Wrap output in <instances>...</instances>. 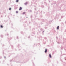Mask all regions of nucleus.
<instances>
[{"label":"nucleus","mask_w":66,"mask_h":66,"mask_svg":"<svg viewBox=\"0 0 66 66\" xmlns=\"http://www.w3.org/2000/svg\"><path fill=\"white\" fill-rule=\"evenodd\" d=\"M47 49H45V53H46V52H47Z\"/></svg>","instance_id":"f257e3e1"},{"label":"nucleus","mask_w":66,"mask_h":66,"mask_svg":"<svg viewBox=\"0 0 66 66\" xmlns=\"http://www.w3.org/2000/svg\"><path fill=\"white\" fill-rule=\"evenodd\" d=\"M22 8L20 7L19 9V10H22Z\"/></svg>","instance_id":"f03ea898"},{"label":"nucleus","mask_w":66,"mask_h":66,"mask_svg":"<svg viewBox=\"0 0 66 66\" xmlns=\"http://www.w3.org/2000/svg\"><path fill=\"white\" fill-rule=\"evenodd\" d=\"M49 56L50 58H51V57H51V54H50L49 55Z\"/></svg>","instance_id":"7ed1b4c3"},{"label":"nucleus","mask_w":66,"mask_h":66,"mask_svg":"<svg viewBox=\"0 0 66 66\" xmlns=\"http://www.w3.org/2000/svg\"><path fill=\"white\" fill-rule=\"evenodd\" d=\"M59 29V26H58L57 28V29Z\"/></svg>","instance_id":"20e7f679"},{"label":"nucleus","mask_w":66,"mask_h":66,"mask_svg":"<svg viewBox=\"0 0 66 66\" xmlns=\"http://www.w3.org/2000/svg\"><path fill=\"white\" fill-rule=\"evenodd\" d=\"M0 27H1V28H3V26L2 25H1Z\"/></svg>","instance_id":"39448f33"},{"label":"nucleus","mask_w":66,"mask_h":66,"mask_svg":"<svg viewBox=\"0 0 66 66\" xmlns=\"http://www.w3.org/2000/svg\"><path fill=\"white\" fill-rule=\"evenodd\" d=\"M25 13H26V12H23V14H25Z\"/></svg>","instance_id":"423d86ee"},{"label":"nucleus","mask_w":66,"mask_h":66,"mask_svg":"<svg viewBox=\"0 0 66 66\" xmlns=\"http://www.w3.org/2000/svg\"><path fill=\"white\" fill-rule=\"evenodd\" d=\"M16 2H18V0H17L16 1Z\"/></svg>","instance_id":"0eeeda50"},{"label":"nucleus","mask_w":66,"mask_h":66,"mask_svg":"<svg viewBox=\"0 0 66 66\" xmlns=\"http://www.w3.org/2000/svg\"><path fill=\"white\" fill-rule=\"evenodd\" d=\"M11 10V8H9V10Z\"/></svg>","instance_id":"6e6552de"},{"label":"nucleus","mask_w":66,"mask_h":66,"mask_svg":"<svg viewBox=\"0 0 66 66\" xmlns=\"http://www.w3.org/2000/svg\"><path fill=\"white\" fill-rule=\"evenodd\" d=\"M16 13H18V11H16Z\"/></svg>","instance_id":"1a4fd4ad"},{"label":"nucleus","mask_w":66,"mask_h":66,"mask_svg":"<svg viewBox=\"0 0 66 66\" xmlns=\"http://www.w3.org/2000/svg\"><path fill=\"white\" fill-rule=\"evenodd\" d=\"M27 18H28V17H27Z\"/></svg>","instance_id":"9d476101"}]
</instances>
